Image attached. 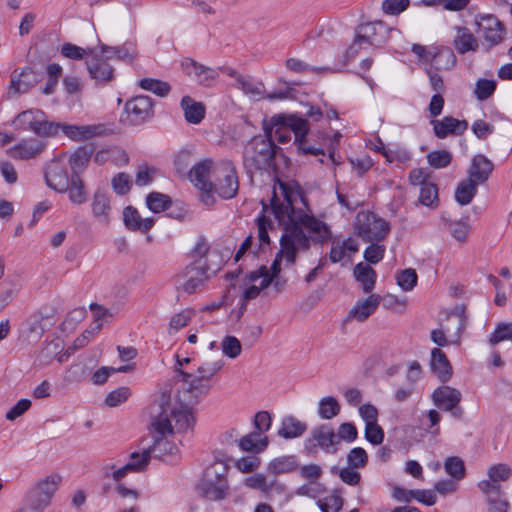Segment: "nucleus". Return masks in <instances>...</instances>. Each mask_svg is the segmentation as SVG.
Here are the masks:
<instances>
[{
  "instance_id": "1",
  "label": "nucleus",
  "mask_w": 512,
  "mask_h": 512,
  "mask_svg": "<svg viewBox=\"0 0 512 512\" xmlns=\"http://www.w3.org/2000/svg\"><path fill=\"white\" fill-rule=\"evenodd\" d=\"M275 125H287L292 128L294 134V146L297 154H318L320 148L306 146L305 134L307 131L306 122L296 116L286 113L273 115L268 121H263L264 135L253 136L245 145L243 151V166L246 173L252 176L256 172L273 171L277 172L275 162L277 156L285 157L282 148L276 145L273 140V128Z\"/></svg>"
},
{
  "instance_id": "2",
  "label": "nucleus",
  "mask_w": 512,
  "mask_h": 512,
  "mask_svg": "<svg viewBox=\"0 0 512 512\" xmlns=\"http://www.w3.org/2000/svg\"><path fill=\"white\" fill-rule=\"evenodd\" d=\"M277 184L283 196V201H280L274 189L270 205L268 206L264 201L261 204L262 210L266 212L270 209L278 225L283 227L296 218L299 211L307 210L310 212L311 210L305 192L297 181L285 182L278 179Z\"/></svg>"
},
{
  "instance_id": "3",
  "label": "nucleus",
  "mask_w": 512,
  "mask_h": 512,
  "mask_svg": "<svg viewBox=\"0 0 512 512\" xmlns=\"http://www.w3.org/2000/svg\"><path fill=\"white\" fill-rule=\"evenodd\" d=\"M228 467L222 462H215L205 471V477L197 485L201 497L211 500H223L228 491L226 474Z\"/></svg>"
},
{
  "instance_id": "4",
  "label": "nucleus",
  "mask_w": 512,
  "mask_h": 512,
  "mask_svg": "<svg viewBox=\"0 0 512 512\" xmlns=\"http://www.w3.org/2000/svg\"><path fill=\"white\" fill-rule=\"evenodd\" d=\"M354 229L357 236L365 242L383 241L390 232V224L372 211L357 213Z\"/></svg>"
},
{
  "instance_id": "5",
  "label": "nucleus",
  "mask_w": 512,
  "mask_h": 512,
  "mask_svg": "<svg viewBox=\"0 0 512 512\" xmlns=\"http://www.w3.org/2000/svg\"><path fill=\"white\" fill-rule=\"evenodd\" d=\"M310 249V239L304 230L297 226L292 227L291 231H284L280 238V249L275 255L274 260L282 262L284 259L287 266L294 265L297 261L299 251L306 252Z\"/></svg>"
},
{
  "instance_id": "6",
  "label": "nucleus",
  "mask_w": 512,
  "mask_h": 512,
  "mask_svg": "<svg viewBox=\"0 0 512 512\" xmlns=\"http://www.w3.org/2000/svg\"><path fill=\"white\" fill-rule=\"evenodd\" d=\"M59 474H51L36 482L29 488L23 498L26 504L41 512L51 504V500L61 483Z\"/></svg>"
},
{
  "instance_id": "7",
  "label": "nucleus",
  "mask_w": 512,
  "mask_h": 512,
  "mask_svg": "<svg viewBox=\"0 0 512 512\" xmlns=\"http://www.w3.org/2000/svg\"><path fill=\"white\" fill-rule=\"evenodd\" d=\"M297 226L303 230L306 228L311 236H308L310 239V244H323L326 241L331 239V230L329 226L317 219L314 215L308 214L307 210L299 211L296 218L292 221H289L285 226L282 227L284 231H291L292 227Z\"/></svg>"
},
{
  "instance_id": "8",
  "label": "nucleus",
  "mask_w": 512,
  "mask_h": 512,
  "mask_svg": "<svg viewBox=\"0 0 512 512\" xmlns=\"http://www.w3.org/2000/svg\"><path fill=\"white\" fill-rule=\"evenodd\" d=\"M338 440L333 428L328 424H322L311 431V436L304 442V449L308 455L314 456L317 449L321 448L326 453L337 452Z\"/></svg>"
},
{
  "instance_id": "9",
  "label": "nucleus",
  "mask_w": 512,
  "mask_h": 512,
  "mask_svg": "<svg viewBox=\"0 0 512 512\" xmlns=\"http://www.w3.org/2000/svg\"><path fill=\"white\" fill-rule=\"evenodd\" d=\"M154 100L147 95H137L127 100L124 106L127 122L138 126L154 116Z\"/></svg>"
},
{
  "instance_id": "10",
  "label": "nucleus",
  "mask_w": 512,
  "mask_h": 512,
  "mask_svg": "<svg viewBox=\"0 0 512 512\" xmlns=\"http://www.w3.org/2000/svg\"><path fill=\"white\" fill-rule=\"evenodd\" d=\"M47 186L56 192L64 193L69 188L72 174H69L68 164L63 158H55L48 163L44 170Z\"/></svg>"
},
{
  "instance_id": "11",
  "label": "nucleus",
  "mask_w": 512,
  "mask_h": 512,
  "mask_svg": "<svg viewBox=\"0 0 512 512\" xmlns=\"http://www.w3.org/2000/svg\"><path fill=\"white\" fill-rule=\"evenodd\" d=\"M391 31L383 21L361 23L355 29L358 39L373 47H382L388 41Z\"/></svg>"
},
{
  "instance_id": "12",
  "label": "nucleus",
  "mask_w": 512,
  "mask_h": 512,
  "mask_svg": "<svg viewBox=\"0 0 512 512\" xmlns=\"http://www.w3.org/2000/svg\"><path fill=\"white\" fill-rule=\"evenodd\" d=\"M42 79V74L27 66L23 69H15L11 73L9 85L10 95H21L27 93Z\"/></svg>"
},
{
  "instance_id": "13",
  "label": "nucleus",
  "mask_w": 512,
  "mask_h": 512,
  "mask_svg": "<svg viewBox=\"0 0 512 512\" xmlns=\"http://www.w3.org/2000/svg\"><path fill=\"white\" fill-rule=\"evenodd\" d=\"M109 60L110 56L100 52L93 53V56L86 61L89 76L96 81V84L105 85L114 79V68Z\"/></svg>"
},
{
  "instance_id": "14",
  "label": "nucleus",
  "mask_w": 512,
  "mask_h": 512,
  "mask_svg": "<svg viewBox=\"0 0 512 512\" xmlns=\"http://www.w3.org/2000/svg\"><path fill=\"white\" fill-rule=\"evenodd\" d=\"M181 68L187 76L192 77L199 85L205 87L212 86L219 76L218 69L204 66L189 57L181 61Z\"/></svg>"
},
{
  "instance_id": "15",
  "label": "nucleus",
  "mask_w": 512,
  "mask_h": 512,
  "mask_svg": "<svg viewBox=\"0 0 512 512\" xmlns=\"http://www.w3.org/2000/svg\"><path fill=\"white\" fill-rule=\"evenodd\" d=\"M207 381L201 375H193L177 368V382H182V389L188 394V398L185 399L187 402L197 400L199 396L209 392L210 385L206 383Z\"/></svg>"
},
{
  "instance_id": "16",
  "label": "nucleus",
  "mask_w": 512,
  "mask_h": 512,
  "mask_svg": "<svg viewBox=\"0 0 512 512\" xmlns=\"http://www.w3.org/2000/svg\"><path fill=\"white\" fill-rule=\"evenodd\" d=\"M430 124L433 126V132L438 139H445L450 135H462L468 129L466 120H459L453 116H445L442 119H432Z\"/></svg>"
},
{
  "instance_id": "17",
  "label": "nucleus",
  "mask_w": 512,
  "mask_h": 512,
  "mask_svg": "<svg viewBox=\"0 0 512 512\" xmlns=\"http://www.w3.org/2000/svg\"><path fill=\"white\" fill-rule=\"evenodd\" d=\"M111 196L107 190L98 188L92 198L91 211L98 222L109 224L111 217Z\"/></svg>"
},
{
  "instance_id": "18",
  "label": "nucleus",
  "mask_w": 512,
  "mask_h": 512,
  "mask_svg": "<svg viewBox=\"0 0 512 512\" xmlns=\"http://www.w3.org/2000/svg\"><path fill=\"white\" fill-rule=\"evenodd\" d=\"M494 170V164L483 154L475 155L468 168V178L476 184L486 182Z\"/></svg>"
},
{
  "instance_id": "19",
  "label": "nucleus",
  "mask_w": 512,
  "mask_h": 512,
  "mask_svg": "<svg viewBox=\"0 0 512 512\" xmlns=\"http://www.w3.org/2000/svg\"><path fill=\"white\" fill-rule=\"evenodd\" d=\"M462 398L461 392L450 386H440L432 394L434 405L440 410H452L459 405Z\"/></svg>"
},
{
  "instance_id": "20",
  "label": "nucleus",
  "mask_w": 512,
  "mask_h": 512,
  "mask_svg": "<svg viewBox=\"0 0 512 512\" xmlns=\"http://www.w3.org/2000/svg\"><path fill=\"white\" fill-rule=\"evenodd\" d=\"M60 126V130L63 134L74 141H81L95 136H100L105 130V127L102 124L79 126L60 123Z\"/></svg>"
},
{
  "instance_id": "21",
  "label": "nucleus",
  "mask_w": 512,
  "mask_h": 512,
  "mask_svg": "<svg viewBox=\"0 0 512 512\" xmlns=\"http://www.w3.org/2000/svg\"><path fill=\"white\" fill-rule=\"evenodd\" d=\"M46 147L42 140L29 138L23 139L9 150L10 156L14 159L28 160L35 158Z\"/></svg>"
},
{
  "instance_id": "22",
  "label": "nucleus",
  "mask_w": 512,
  "mask_h": 512,
  "mask_svg": "<svg viewBox=\"0 0 512 512\" xmlns=\"http://www.w3.org/2000/svg\"><path fill=\"white\" fill-rule=\"evenodd\" d=\"M158 419L155 420L152 425L157 433L156 437H165L167 433H172L173 428L171 421L169 419L170 416V395L167 393H162L159 398L158 403Z\"/></svg>"
},
{
  "instance_id": "23",
  "label": "nucleus",
  "mask_w": 512,
  "mask_h": 512,
  "mask_svg": "<svg viewBox=\"0 0 512 512\" xmlns=\"http://www.w3.org/2000/svg\"><path fill=\"white\" fill-rule=\"evenodd\" d=\"M380 301L381 297L378 294H370L367 298L357 301L349 311L347 320L355 319L358 322H364L377 310Z\"/></svg>"
},
{
  "instance_id": "24",
  "label": "nucleus",
  "mask_w": 512,
  "mask_h": 512,
  "mask_svg": "<svg viewBox=\"0 0 512 512\" xmlns=\"http://www.w3.org/2000/svg\"><path fill=\"white\" fill-rule=\"evenodd\" d=\"M229 171L217 184L214 185L215 192L222 199L229 200L237 195L239 190V181L235 167L231 162L228 163Z\"/></svg>"
},
{
  "instance_id": "25",
  "label": "nucleus",
  "mask_w": 512,
  "mask_h": 512,
  "mask_svg": "<svg viewBox=\"0 0 512 512\" xmlns=\"http://www.w3.org/2000/svg\"><path fill=\"white\" fill-rule=\"evenodd\" d=\"M430 367L432 372L443 383L450 380L453 369L446 354L440 348H433L431 351Z\"/></svg>"
},
{
  "instance_id": "26",
  "label": "nucleus",
  "mask_w": 512,
  "mask_h": 512,
  "mask_svg": "<svg viewBox=\"0 0 512 512\" xmlns=\"http://www.w3.org/2000/svg\"><path fill=\"white\" fill-rule=\"evenodd\" d=\"M212 161L209 159L202 160L193 165L189 170L188 176L190 181L198 189H210L213 183L209 180Z\"/></svg>"
},
{
  "instance_id": "27",
  "label": "nucleus",
  "mask_w": 512,
  "mask_h": 512,
  "mask_svg": "<svg viewBox=\"0 0 512 512\" xmlns=\"http://www.w3.org/2000/svg\"><path fill=\"white\" fill-rule=\"evenodd\" d=\"M94 152L95 146L93 144L78 147L74 151L67 163L72 170V175L80 176V173H82L87 168Z\"/></svg>"
},
{
  "instance_id": "28",
  "label": "nucleus",
  "mask_w": 512,
  "mask_h": 512,
  "mask_svg": "<svg viewBox=\"0 0 512 512\" xmlns=\"http://www.w3.org/2000/svg\"><path fill=\"white\" fill-rule=\"evenodd\" d=\"M185 120L190 124H199L205 118L206 107L202 102L195 101L192 97L183 96L180 102Z\"/></svg>"
},
{
  "instance_id": "29",
  "label": "nucleus",
  "mask_w": 512,
  "mask_h": 512,
  "mask_svg": "<svg viewBox=\"0 0 512 512\" xmlns=\"http://www.w3.org/2000/svg\"><path fill=\"white\" fill-rule=\"evenodd\" d=\"M457 34L453 39V47L460 54L464 55L469 51H477L479 47L478 39L466 27H456Z\"/></svg>"
},
{
  "instance_id": "30",
  "label": "nucleus",
  "mask_w": 512,
  "mask_h": 512,
  "mask_svg": "<svg viewBox=\"0 0 512 512\" xmlns=\"http://www.w3.org/2000/svg\"><path fill=\"white\" fill-rule=\"evenodd\" d=\"M353 276L361 284L365 293H370L375 288L377 273L370 265L363 262L356 264Z\"/></svg>"
},
{
  "instance_id": "31",
  "label": "nucleus",
  "mask_w": 512,
  "mask_h": 512,
  "mask_svg": "<svg viewBox=\"0 0 512 512\" xmlns=\"http://www.w3.org/2000/svg\"><path fill=\"white\" fill-rule=\"evenodd\" d=\"M286 114L290 115V116H296V118L302 119L306 122V125H307V131L305 134L306 146H311V147H316V148L318 147L321 150V153L311 154V155L312 156L325 155V152H326L325 147L327 144L328 133L323 130L310 131L309 121L305 117H303V115H301L299 113H286Z\"/></svg>"
},
{
  "instance_id": "32",
  "label": "nucleus",
  "mask_w": 512,
  "mask_h": 512,
  "mask_svg": "<svg viewBox=\"0 0 512 512\" xmlns=\"http://www.w3.org/2000/svg\"><path fill=\"white\" fill-rule=\"evenodd\" d=\"M456 56L453 50L447 46L435 48L431 55L430 63L436 71L449 70L456 65Z\"/></svg>"
},
{
  "instance_id": "33",
  "label": "nucleus",
  "mask_w": 512,
  "mask_h": 512,
  "mask_svg": "<svg viewBox=\"0 0 512 512\" xmlns=\"http://www.w3.org/2000/svg\"><path fill=\"white\" fill-rule=\"evenodd\" d=\"M307 430V424L296 417L285 416L281 421V427L278 430V436L284 439H294L302 436Z\"/></svg>"
},
{
  "instance_id": "34",
  "label": "nucleus",
  "mask_w": 512,
  "mask_h": 512,
  "mask_svg": "<svg viewBox=\"0 0 512 512\" xmlns=\"http://www.w3.org/2000/svg\"><path fill=\"white\" fill-rule=\"evenodd\" d=\"M170 416L175 421V426L179 431H186L193 428L195 418L192 413V408L187 404L180 403L179 407H174L169 410Z\"/></svg>"
},
{
  "instance_id": "35",
  "label": "nucleus",
  "mask_w": 512,
  "mask_h": 512,
  "mask_svg": "<svg viewBox=\"0 0 512 512\" xmlns=\"http://www.w3.org/2000/svg\"><path fill=\"white\" fill-rule=\"evenodd\" d=\"M299 466L295 455H285L273 459L267 467V471L274 475L285 474L295 471Z\"/></svg>"
},
{
  "instance_id": "36",
  "label": "nucleus",
  "mask_w": 512,
  "mask_h": 512,
  "mask_svg": "<svg viewBox=\"0 0 512 512\" xmlns=\"http://www.w3.org/2000/svg\"><path fill=\"white\" fill-rule=\"evenodd\" d=\"M268 445L267 436L261 437L259 432H251L239 440V447L243 451L259 453Z\"/></svg>"
},
{
  "instance_id": "37",
  "label": "nucleus",
  "mask_w": 512,
  "mask_h": 512,
  "mask_svg": "<svg viewBox=\"0 0 512 512\" xmlns=\"http://www.w3.org/2000/svg\"><path fill=\"white\" fill-rule=\"evenodd\" d=\"M45 116L44 112L41 110H26L19 113L13 123L18 130L27 131L34 130L35 124L39 118H43Z\"/></svg>"
},
{
  "instance_id": "38",
  "label": "nucleus",
  "mask_w": 512,
  "mask_h": 512,
  "mask_svg": "<svg viewBox=\"0 0 512 512\" xmlns=\"http://www.w3.org/2000/svg\"><path fill=\"white\" fill-rule=\"evenodd\" d=\"M140 458H141V460L138 462L137 461H129L123 467L115 470L112 474L113 479L118 482L122 478H124L129 471H133V472L144 471L150 462V451H143L142 456Z\"/></svg>"
},
{
  "instance_id": "39",
  "label": "nucleus",
  "mask_w": 512,
  "mask_h": 512,
  "mask_svg": "<svg viewBox=\"0 0 512 512\" xmlns=\"http://www.w3.org/2000/svg\"><path fill=\"white\" fill-rule=\"evenodd\" d=\"M478 184L467 178L461 181L455 190V200L462 206L471 203L477 194Z\"/></svg>"
},
{
  "instance_id": "40",
  "label": "nucleus",
  "mask_w": 512,
  "mask_h": 512,
  "mask_svg": "<svg viewBox=\"0 0 512 512\" xmlns=\"http://www.w3.org/2000/svg\"><path fill=\"white\" fill-rule=\"evenodd\" d=\"M236 83L237 87L245 94L257 99L265 98L264 85L262 82L254 81L251 77L237 75Z\"/></svg>"
},
{
  "instance_id": "41",
  "label": "nucleus",
  "mask_w": 512,
  "mask_h": 512,
  "mask_svg": "<svg viewBox=\"0 0 512 512\" xmlns=\"http://www.w3.org/2000/svg\"><path fill=\"white\" fill-rule=\"evenodd\" d=\"M144 451H150V458L152 455L156 458H162L165 455H175L178 452V448L166 437H155L153 445Z\"/></svg>"
},
{
  "instance_id": "42",
  "label": "nucleus",
  "mask_w": 512,
  "mask_h": 512,
  "mask_svg": "<svg viewBox=\"0 0 512 512\" xmlns=\"http://www.w3.org/2000/svg\"><path fill=\"white\" fill-rule=\"evenodd\" d=\"M68 192L69 200L76 205H81L87 201V193L84 182L79 175H72Z\"/></svg>"
},
{
  "instance_id": "43",
  "label": "nucleus",
  "mask_w": 512,
  "mask_h": 512,
  "mask_svg": "<svg viewBox=\"0 0 512 512\" xmlns=\"http://www.w3.org/2000/svg\"><path fill=\"white\" fill-rule=\"evenodd\" d=\"M172 204V198L160 192H151L146 197V205L153 213H160L168 210Z\"/></svg>"
},
{
  "instance_id": "44",
  "label": "nucleus",
  "mask_w": 512,
  "mask_h": 512,
  "mask_svg": "<svg viewBox=\"0 0 512 512\" xmlns=\"http://www.w3.org/2000/svg\"><path fill=\"white\" fill-rule=\"evenodd\" d=\"M507 29L504 24L501 27H494L482 32V36L486 42L484 49L486 52L501 44L506 38Z\"/></svg>"
},
{
  "instance_id": "45",
  "label": "nucleus",
  "mask_w": 512,
  "mask_h": 512,
  "mask_svg": "<svg viewBox=\"0 0 512 512\" xmlns=\"http://www.w3.org/2000/svg\"><path fill=\"white\" fill-rule=\"evenodd\" d=\"M341 407L338 400L332 396H326L319 402L318 414L320 418L330 420L340 413Z\"/></svg>"
},
{
  "instance_id": "46",
  "label": "nucleus",
  "mask_w": 512,
  "mask_h": 512,
  "mask_svg": "<svg viewBox=\"0 0 512 512\" xmlns=\"http://www.w3.org/2000/svg\"><path fill=\"white\" fill-rule=\"evenodd\" d=\"M139 86L146 91H151L159 97H166L171 87L168 82L153 79V78H143L139 81Z\"/></svg>"
},
{
  "instance_id": "47",
  "label": "nucleus",
  "mask_w": 512,
  "mask_h": 512,
  "mask_svg": "<svg viewBox=\"0 0 512 512\" xmlns=\"http://www.w3.org/2000/svg\"><path fill=\"white\" fill-rule=\"evenodd\" d=\"M496 88V80L480 78L475 83L474 95L477 98V100L485 101L494 94Z\"/></svg>"
},
{
  "instance_id": "48",
  "label": "nucleus",
  "mask_w": 512,
  "mask_h": 512,
  "mask_svg": "<svg viewBox=\"0 0 512 512\" xmlns=\"http://www.w3.org/2000/svg\"><path fill=\"white\" fill-rule=\"evenodd\" d=\"M343 498L339 490H333L332 494L318 500V507L322 512H339L343 507Z\"/></svg>"
},
{
  "instance_id": "49",
  "label": "nucleus",
  "mask_w": 512,
  "mask_h": 512,
  "mask_svg": "<svg viewBox=\"0 0 512 512\" xmlns=\"http://www.w3.org/2000/svg\"><path fill=\"white\" fill-rule=\"evenodd\" d=\"M445 471L455 480H461L466 475L464 462L457 456H450L444 463Z\"/></svg>"
},
{
  "instance_id": "50",
  "label": "nucleus",
  "mask_w": 512,
  "mask_h": 512,
  "mask_svg": "<svg viewBox=\"0 0 512 512\" xmlns=\"http://www.w3.org/2000/svg\"><path fill=\"white\" fill-rule=\"evenodd\" d=\"M418 275L412 268L404 269L396 274L398 286L404 291H411L417 285Z\"/></svg>"
},
{
  "instance_id": "51",
  "label": "nucleus",
  "mask_w": 512,
  "mask_h": 512,
  "mask_svg": "<svg viewBox=\"0 0 512 512\" xmlns=\"http://www.w3.org/2000/svg\"><path fill=\"white\" fill-rule=\"evenodd\" d=\"M60 127V123L47 121L44 116L38 119L33 132L41 137H53L59 133Z\"/></svg>"
},
{
  "instance_id": "52",
  "label": "nucleus",
  "mask_w": 512,
  "mask_h": 512,
  "mask_svg": "<svg viewBox=\"0 0 512 512\" xmlns=\"http://www.w3.org/2000/svg\"><path fill=\"white\" fill-rule=\"evenodd\" d=\"M429 165L435 169L445 168L452 161V154L447 150H434L427 154Z\"/></svg>"
},
{
  "instance_id": "53",
  "label": "nucleus",
  "mask_w": 512,
  "mask_h": 512,
  "mask_svg": "<svg viewBox=\"0 0 512 512\" xmlns=\"http://www.w3.org/2000/svg\"><path fill=\"white\" fill-rule=\"evenodd\" d=\"M505 340H509L512 342V322L498 323L494 332L490 335L488 341L491 345H496Z\"/></svg>"
},
{
  "instance_id": "54",
  "label": "nucleus",
  "mask_w": 512,
  "mask_h": 512,
  "mask_svg": "<svg viewBox=\"0 0 512 512\" xmlns=\"http://www.w3.org/2000/svg\"><path fill=\"white\" fill-rule=\"evenodd\" d=\"M488 477L490 482L497 483L507 481L512 475V469L505 463H498L488 469Z\"/></svg>"
},
{
  "instance_id": "55",
  "label": "nucleus",
  "mask_w": 512,
  "mask_h": 512,
  "mask_svg": "<svg viewBox=\"0 0 512 512\" xmlns=\"http://www.w3.org/2000/svg\"><path fill=\"white\" fill-rule=\"evenodd\" d=\"M438 187L436 184L427 183L420 188L419 202L428 207H432L434 203H438Z\"/></svg>"
},
{
  "instance_id": "56",
  "label": "nucleus",
  "mask_w": 512,
  "mask_h": 512,
  "mask_svg": "<svg viewBox=\"0 0 512 512\" xmlns=\"http://www.w3.org/2000/svg\"><path fill=\"white\" fill-rule=\"evenodd\" d=\"M123 221L125 227L130 231H139L142 217L133 206H127L123 210Z\"/></svg>"
},
{
  "instance_id": "57",
  "label": "nucleus",
  "mask_w": 512,
  "mask_h": 512,
  "mask_svg": "<svg viewBox=\"0 0 512 512\" xmlns=\"http://www.w3.org/2000/svg\"><path fill=\"white\" fill-rule=\"evenodd\" d=\"M347 463L350 468H364L368 463L367 452L362 447H355L347 455Z\"/></svg>"
},
{
  "instance_id": "58",
  "label": "nucleus",
  "mask_w": 512,
  "mask_h": 512,
  "mask_svg": "<svg viewBox=\"0 0 512 512\" xmlns=\"http://www.w3.org/2000/svg\"><path fill=\"white\" fill-rule=\"evenodd\" d=\"M371 244L365 249L363 257L369 264L379 263L385 255L386 248L384 245L370 242Z\"/></svg>"
},
{
  "instance_id": "59",
  "label": "nucleus",
  "mask_w": 512,
  "mask_h": 512,
  "mask_svg": "<svg viewBox=\"0 0 512 512\" xmlns=\"http://www.w3.org/2000/svg\"><path fill=\"white\" fill-rule=\"evenodd\" d=\"M211 270L206 260H195L185 268V275H193L194 277H203L205 282L209 279L208 272Z\"/></svg>"
},
{
  "instance_id": "60",
  "label": "nucleus",
  "mask_w": 512,
  "mask_h": 512,
  "mask_svg": "<svg viewBox=\"0 0 512 512\" xmlns=\"http://www.w3.org/2000/svg\"><path fill=\"white\" fill-rule=\"evenodd\" d=\"M478 487L486 495L488 504L502 499V490L500 484L490 481H481L478 483Z\"/></svg>"
},
{
  "instance_id": "61",
  "label": "nucleus",
  "mask_w": 512,
  "mask_h": 512,
  "mask_svg": "<svg viewBox=\"0 0 512 512\" xmlns=\"http://www.w3.org/2000/svg\"><path fill=\"white\" fill-rule=\"evenodd\" d=\"M94 49H84L72 43H64L61 47V54L69 59L81 60L87 54H93Z\"/></svg>"
},
{
  "instance_id": "62",
  "label": "nucleus",
  "mask_w": 512,
  "mask_h": 512,
  "mask_svg": "<svg viewBox=\"0 0 512 512\" xmlns=\"http://www.w3.org/2000/svg\"><path fill=\"white\" fill-rule=\"evenodd\" d=\"M100 52L102 54H106V55L110 56V59L115 57L116 59H119V60L131 61L134 58L133 52L130 51L126 46L111 47V46H107V45H102Z\"/></svg>"
},
{
  "instance_id": "63",
  "label": "nucleus",
  "mask_w": 512,
  "mask_h": 512,
  "mask_svg": "<svg viewBox=\"0 0 512 512\" xmlns=\"http://www.w3.org/2000/svg\"><path fill=\"white\" fill-rule=\"evenodd\" d=\"M112 188L118 195H125L130 191L131 180L128 174L120 172L112 178Z\"/></svg>"
},
{
  "instance_id": "64",
  "label": "nucleus",
  "mask_w": 512,
  "mask_h": 512,
  "mask_svg": "<svg viewBox=\"0 0 512 512\" xmlns=\"http://www.w3.org/2000/svg\"><path fill=\"white\" fill-rule=\"evenodd\" d=\"M241 343L234 336H226L222 341V351L229 358H236L241 354Z\"/></svg>"
}]
</instances>
